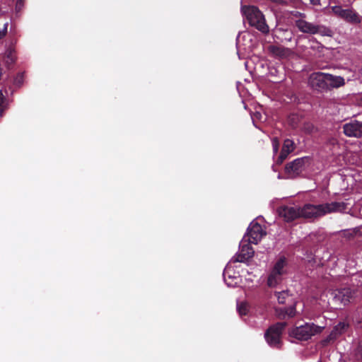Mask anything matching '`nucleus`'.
Returning a JSON list of instances; mask_svg holds the SVG:
<instances>
[{"label":"nucleus","instance_id":"423d86ee","mask_svg":"<svg viewBox=\"0 0 362 362\" xmlns=\"http://www.w3.org/2000/svg\"><path fill=\"white\" fill-rule=\"evenodd\" d=\"M308 157L298 158L288 163L285 167V173L288 177L293 178L301 173L309 164Z\"/></svg>","mask_w":362,"mask_h":362},{"label":"nucleus","instance_id":"6e6552de","mask_svg":"<svg viewBox=\"0 0 362 362\" xmlns=\"http://www.w3.org/2000/svg\"><path fill=\"white\" fill-rule=\"evenodd\" d=\"M250 244L246 237H244L240 243L238 252L233 258L234 262H245L254 255L255 251Z\"/></svg>","mask_w":362,"mask_h":362},{"label":"nucleus","instance_id":"a878e982","mask_svg":"<svg viewBox=\"0 0 362 362\" xmlns=\"http://www.w3.org/2000/svg\"><path fill=\"white\" fill-rule=\"evenodd\" d=\"M287 315L290 317H292L296 315V310L294 308H291L286 313Z\"/></svg>","mask_w":362,"mask_h":362},{"label":"nucleus","instance_id":"bb28decb","mask_svg":"<svg viewBox=\"0 0 362 362\" xmlns=\"http://www.w3.org/2000/svg\"><path fill=\"white\" fill-rule=\"evenodd\" d=\"M22 6V0H18L16 3V8L20 9Z\"/></svg>","mask_w":362,"mask_h":362},{"label":"nucleus","instance_id":"cd10ccee","mask_svg":"<svg viewBox=\"0 0 362 362\" xmlns=\"http://www.w3.org/2000/svg\"><path fill=\"white\" fill-rule=\"evenodd\" d=\"M3 103H4V95H3L2 93L0 91V107L1 106Z\"/></svg>","mask_w":362,"mask_h":362},{"label":"nucleus","instance_id":"20e7f679","mask_svg":"<svg viewBox=\"0 0 362 362\" xmlns=\"http://www.w3.org/2000/svg\"><path fill=\"white\" fill-rule=\"evenodd\" d=\"M296 25L298 30L304 33L320 34L322 36H332L333 34L329 28L322 25H315L303 19L296 21Z\"/></svg>","mask_w":362,"mask_h":362},{"label":"nucleus","instance_id":"4be33fe9","mask_svg":"<svg viewBox=\"0 0 362 362\" xmlns=\"http://www.w3.org/2000/svg\"><path fill=\"white\" fill-rule=\"evenodd\" d=\"M276 296L277 297L279 303L283 304L285 303L286 298L288 297V295L287 292L282 291L276 293Z\"/></svg>","mask_w":362,"mask_h":362},{"label":"nucleus","instance_id":"c85d7f7f","mask_svg":"<svg viewBox=\"0 0 362 362\" xmlns=\"http://www.w3.org/2000/svg\"><path fill=\"white\" fill-rule=\"evenodd\" d=\"M310 1L314 4H317L319 3L320 0H310Z\"/></svg>","mask_w":362,"mask_h":362},{"label":"nucleus","instance_id":"4468645a","mask_svg":"<svg viewBox=\"0 0 362 362\" xmlns=\"http://www.w3.org/2000/svg\"><path fill=\"white\" fill-rule=\"evenodd\" d=\"M326 90L339 88L345 85V79L340 76H335L326 73Z\"/></svg>","mask_w":362,"mask_h":362},{"label":"nucleus","instance_id":"393cba45","mask_svg":"<svg viewBox=\"0 0 362 362\" xmlns=\"http://www.w3.org/2000/svg\"><path fill=\"white\" fill-rule=\"evenodd\" d=\"M272 145H273L274 152L276 153L278 151V148H279V143L276 139H274L272 140Z\"/></svg>","mask_w":362,"mask_h":362},{"label":"nucleus","instance_id":"aec40b11","mask_svg":"<svg viewBox=\"0 0 362 362\" xmlns=\"http://www.w3.org/2000/svg\"><path fill=\"white\" fill-rule=\"evenodd\" d=\"M16 59V52L13 49L8 48L4 53V60L7 64H11Z\"/></svg>","mask_w":362,"mask_h":362},{"label":"nucleus","instance_id":"b1692460","mask_svg":"<svg viewBox=\"0 0 362 362\" xmlns=\"http://www.w3.org/2000/svg\"><path fill=\"white\" fill-rule=\"evenodd\" d=\"M7 26H8V23H6L4 25V28L0 30V40L2 39L6 34L7 33Z\"/></svg>","mask_w":362,"mask_h":362},{"label":"nucleus","instance_id":"f257e3e1","mask_svg":"<svg viewBox=\"0 0 362 362\" xmlns=\"http://www.w3.org/2000/svg\"><path fill=\"white\" fill-rule=\"evenodd\" d=\"M346 209L344 202H333L321 204H305L302 208L296 206H281L278 209L279 215L286 221H291L298 217L315 219L328 214L343 212Z\"/></svg>","mask_w":362,"mask_h":362},{"label":"nucleus","instance_id":"c756f323","mask_svg":"<svg viewBox=\"0 0 362 362\" xmlns=\"http://www.w3.org/2000/svg\"><path fill=\"white\" fill-rule=\"evenodd\" d=\"M1 115H2V112H1V110H0V116H1Z\"/></svg>","mask_w":362,"mask_h":362},{"label":"nucleus","instance_id":"dca6fc26","mask_svg":"<svg viewBox=\"0 0 362 362\" xmlns=\"http://www.w3.org/2000/svg\"><path fill=\"white\" fill-rule=\"evenodd\" d=\"M294 149V143L292 140L286 139L284 142L281 152L277 159L278 163H281Z\"/></svg>","mask_w":362,"mask_h":362},{"label":"nucleus","instance_id":"f3484780","mask_svg":"<svg viewBox=\"0 0 362 362\" xmlns=\"http://www.w3.org/2000/svg\"><path fill=\"white\" fill-rule=\"evenodd\" d=\"M347 324L345 322H339L336 325L329 335V337L325 340V344L329 342L331 340L335 339L339 334H341L347 327Z\"/></svg>","mask_w":362,"mask_h":362},{"label":"nucleus","instance_id":"1a4fd4ad","mask_svg":"<svg viewBox=\"0 0 362 362\" xmlns=\"http://www.w3.org/2000/svg\"><path fill=\"white\" fill-rule=\"evenodd\" d=\"M332 12L337 16L344 19L351 23H358L361 22L360 16L351 9H343L339 6L332 7Z\"/></svg>","mask_w":362,"mask_h":362},{"label":"nucleus","instance_id":"9d476101","mask_svg":"<svg viewBox=\"0 0 362 362\" xmlns=\"http://www.w3.org/2000/svg\"><path fill=\"white\" fill-rule=\"evenodd\" d=\"M326 73L315 72L310 74L308 83L310 86L318 90H326Z\"/></svg>","mask_w":362,"mask_h":362},{"label":"nucleus","instance_id":"6ab92c4d","mask_svg":"<svg viewBox=\"0 0 362 362\" xmlns=\"http://www.w3.org/2000/svg\"><path fill=\"white\" fill-rule=\"evenodd\" d=\"M282 279V276L272 269L267 279V285L269 287H275Z\"/></svg>","mask_w":362,"mask_h":362},{"label":"nucleus","instance_id":"5701e85b","mask_svg":"<svg viewBox=\"0 0 362 362\" xmlns=\"http://www.w3.org/2000/svg\"><path fill=\"white\" fill-rule=\"evenodd\" d=\"M253 121H255V119H258V120H260V121H263L265 119V118H263L262 114L259 112H256L254 115L252 117Z\"/></svg>","mask_w":362,"mask_h":362},{"label":"nucleus","instance_id":"f8f14e48","mask_svg":"<svg viewBox=\"0 0 362 362\" xmlns=\"http://www.w3.org/2000/svg\"><path fill=\"white\" fill-rule=\"evenodd\" d=\"M224 281L228 287H234L240 282V277L233 269L228 264L223 271Z\"/></svg>","mask_w":362,"mask_h":362},{"label":"nucleus","instance_id":"412c9836","mask_svg":"<svg viewBox=\"0 0 362 362\" xmlns=\"http://www.w3.org/2000/svg\"><path fill=\"white\" fill-rule=\"evenodd\" d=\"M237 310L240 315H246L249 310V305L246 303H240L237 305Z\"/></svg>","mask_w":362,"mask_h":362},{"label":"nucleus","instance_id":"f03ea898","mask_svg":"<svg viewBox=\"0 0 362 362\" xmlns=\"http://www.w3.org/2000/svg\"><path fill=\"white\" fill-rule=\"evenodd\" d=\"M243 14L246 17L250 25L255 27L262 33H268L269 26L265 22L262 13L255 6L241 7Z\"/></svg>","mask_w":362,"mask_h":362},{"label":"nucleus","instance_id":"2eb2a0df","mask_svg":"<svg viewBox=\"0 0 362 362\" xmlns=\"http://www.w3.org/2000/svg\"><path fill=\"white\" fill-rule=\"evenodd\" d=\"M267 49L271 55L281 59L286 58L291 54V49L278 45H270Z\"/></svg>","mask_w":362,"mask_h":362},{"label":"nucleus","instance_id":"ddd939ff","mask_svg":"<svg viewBox=\"0 0 362 362\" xmlns=\"http://www.w3.org/2000/svg\"><path fill=\"white\" fill-rule=\"evenodd\" d=\"M332 296V301L334 304L346 305L349 302L351 297V293L349 288H342L336 290L331 293Z\"/></svg>","mask_w":362,"mask_h":362},{"label":"nucleus","instance_id":"0eeeda50","mask_svg":"<svg viewBox=\"0 0 362 362\" xmlns=\"http://www.w3.org/2000/svg\"><path fill=\"white\" fill-rule=\"evenodd\" d=\"M264 235H266L265 230L260 224L253 221L247 228V233L244 237H246L249 243L257 244Z\"/></svg>","mask_w":362,"mask_h":362},{"label":"nucleus","instance_id":"39448f33","mask_svg":"<svg viewBox=\"0 0 362 362\" xmlns=\"http://www.w3.org/2000/svg\"><path fill=\"white\" fill-rule=\"evenodd\" d=\"M285 324L279 322L271 326L265 332L264 338L267 344L273 348L279 349L281 346V334Z\"/></svg>","mask_w":362,"mask_h":362},{"label":"nucleus","instance_id":"7ed1b4c3","mask_svg":"<svg viewBox=\"0 0 362 362\" xmlns=\"http://www.w3.org/2000/svg\"><path fill=\"white\" fill-rule=\"evenodd\" d=\"M325 325H316L314 323H305L296 326L289 330L288 334L291 337L300 341H306L313 336L320 334L325 329Z\"/></svg>","mask_w":362,"mask_h":362},{"label":"nucleus","instance_id":"9b49d317","mask_svg":"<svg viewBox=\"0 0 362 362\" xmlns=\"http://www.w3.org/2000/svg\"><path fill=\"white\" fill-rule=\"evenodd\" d=\"M344 132L347 136L361 137L362 136V122L352 121L346 123L343 127Z\"/></svg>","mask_w":362,"mask_h":362},{"label":"nucleus","instance_id":"a211bd4d","mask_svg":"<svg viewBox=\"0 0 362 362\" xmlns=\"http://www.w3.org/2000/svg\"><path fill=\"white\" fill-rule=\"evenodd\" d=\"M286 258L281 257L274 264L272 270L283 276L286 273Z\"/></svg>","mask_w":362,"mask_h":362}]
</instances>
